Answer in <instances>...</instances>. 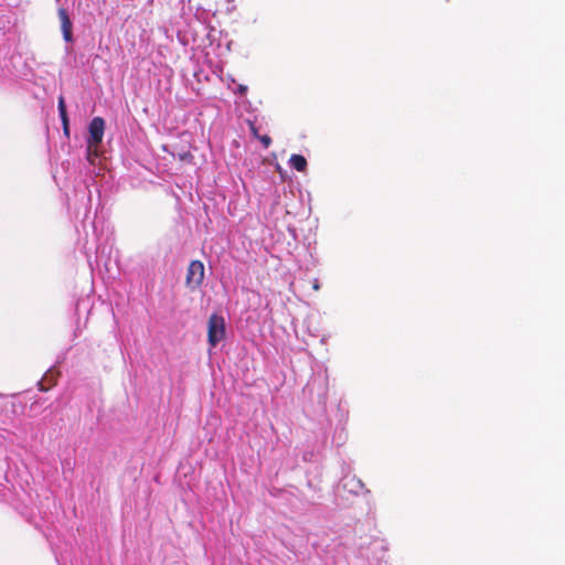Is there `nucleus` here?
<instances>
[{
	"mask_svg": "<svg viewBox=\"0 0 565 565\" xmlns=\"http://www.w3.org/2000/svg\"><path fill=\"white\" fill-rule=\"evenodd\" d=\"M225 337V321L222 316L211 315L207 322V341L211 347H216Z\"/></svg>",
	"mask_w": 565,
	"mask_h": 565,
	"instance_id": "f257e3e1",
	"label": "nucleus"
},
{
	"mask_svg": "<svg viewBox=\"0 0 565 565\" xmlns=\"http://www.w3.org/2000/svg\"><path fill=\"white\" fill-rule=\"evenodd\" d=\"M204 280V265L201 260H192L189 264L185 285L190 289L199 288Z\"/></svg>",
	"mask_w": 565,
	"mask_h": 565,
	"instance_id": "f03ea898",
	"label": "nucleus"
},
{
	"mask_svg": "<svg viewBox=\"0 0 565 565\" xmlns=\"http://www.w3.org/2000/svg\"><path fill=\"white\" fill-rule=\"evenodd\" d=\"M105 131V120L102 117H95L92 119L88 126V138L87 143L89 147L99 146L103 141Z\"/></svg>",
	"mask_w": 565,
	"mask_h": 565,
	"instance_id": "7ed1b4c3",
	"label": "nucleus"
},
{
	"mask_svg": "<svg viewBox=\"0 0 565 565\" xmlns=\"http://www.w3.org/2000/svg\"><path fill=\"white\" fill-rule=\"evenodd\" d=\"M57 15H58V19H60V22H61V29H62V33H63V39L66 42H72L73 41V33H72L73 24H72V21L70 19L67 10L65 8H60L57 10Z\"/></svg>",
	"mask_w": 565,
	"mask_h": 565,
	"instance_id": "20e7f679",
	"label": "nucleus"
},
{
	"mask_svg": "<svg viewBox=\"0 0 565 565\" xmlns=\"http://www.w3.org/2000/svg\"><path fill=\"white\" fill-rule=\"evenodd\" d=\"M289 163L295 170L299 172H303L307 169V160L301 154H291Z\"/></svg>",
	"mask_w": 565,
	"mask_h": 565,
	"instance_id": "39448f33",
	"label": "nucleus"
},
{
	"mask_svg": "<svg viewBox=\"0 0 565 565\" xmlns=\"http://www.w3.org/2000/svg\"><path fill=\"white\" fill-rule=\"evenodd\" d=\"M344 487H350V491L358 493L359 491L363 490L364 484L362 483L361 480L356 479L355 477H352L345 479Z\"/></svg>",
	"mask_w": 565,
	"mask_h": 565,
	"instance_id": "423d86ee",
	"label": "nucleus"
},
{
	"mask_svg": "<svg viewBox=\"0 0 565 565\" xmlns=\"http://www.w3.org/2000/svg\"><path fill=\"white\" fill-rule=\"evenodd\" d=\"M98 148H99V146H92V148H90L89 143H87L86 157L90 163H94L95 158H97L99 156Z\"/></svg>",
	"mask_w": 565,
	"mask_h": 565,
	"instance_id": "0eeeda50",
	"label": "nucleus"
},
{
	"mask_svg": "<svg viewBox=\"0 0 565 565\" xmlns=\"http://www.w3.org/2000/svg\"><path fill=\"white\" fill-rule=\"evenodd\" d=\"M57 108H58V113H60V117L61 118H64V117H67V113H66V105H65V100H64V97L61 96L58 98V105H57Z\"/></svg>",
	"mask_w": 565,
	"mask_h": 565,
	"instance_id": "6e6552de",
	"label": "nucleus"
},
{
	"mask_svg": "<svg viewBox=\"0 0 565 565\" xmlns=\"http://www.w3.org/2000/svg\"><path fill=\"white\" fill-rule=\"evenodd\" d=\"M258 140L262 142V145L266 149L271 145V138L268 135L259 136Z\"/></svg>",
	"mask_w": 565,
	"mask_h": 565,
	"instance_id": "1a4fd4ad",
	"label": "nucleus"
},
{
	"mask_svg": "<svg viewBox=\"0 0 565 565\" xmlns=\"http://www.w3.org/2000/svg\"><path fill=\"white\" fill-rule=\"evenodd\" d=\"M63 125V131L66 136L70 135L68 117L61 118Z\"/></svg>",
	"mask_w": 565,
	"mask_h": 565,
	"instance_id": "9d476101",
	"label": "nucleus"
},
{
	"mask_svg": "<svg viewBox=\"0 0 565 565\" xmlns=\"http://www.w3.org/2000/svg\"><path fill=\"white\" fill-rule=\"evenodd\" d=\"M249 129H250L252 135H253L255 138H257V139H258V137H259L260 135L258 134V129H257V127H256V126H255V124H254V122H252V121H249Z\"/></svg>",
	"mask_w": 565,
	"mask_h": 565,
	"instance_id": "9b49d317",
	"label": "nucleus"
},
{
	"mask_svg": "<svg viewBox=\"0 0 565 565\" xmlns=\"http://www.w3.org/2000/svg\"><path fill=\"white\" fill-rule=\"evenodd\" d=\"M179 158H180V160L185 161V160H191L193 158V156L190 152H183V153L179 154Z\"/></svg>",
	"mask_w": 565,
	"mask_h": 565,
	"instance_id": "f8f14e48",
	"label": "nucleus"
},
{
	"mask_svg": "<svg viewBox=\"0 0 565 565\" xmlns=\"http://www.w3.org/2000/svg\"><path fill=\"white\" fill-rule=\"evenodd\" d=\"M237 92H238V94L244 95V94L247 92V86H245V85H239V86L237 87Z\"/></svg>",
	"mask_w": 565,
	"mask_h": 565,
	"instance_id": "ddd939ff",
	"label": "nucleus"
},
{
	"mask_svg": "<svg viewBox=\"0 0 565 565\" xmlns=\"http://www.w3.org/2000/svg\"><path fill=\"white\" fill-rule=\"evenodd\" d=\"M319 288H320V286H319L318 279H316L313 282V289L319 290Z\"/></svg>",
	"mask_w": 565,
	"mask_h": 565,
	"instance_id": "4468645a",
	"label": "nucleus"
},
{
	"mask_svg": "<svg viewBox=\"0 0 565 565\" xmlns=\"http://www.w3.org/2000/svg\"><path fill=\"white\" fill-rule=\"evenodd\" d=\"M39 385H40V390L41 391H47L49 390V387H45L42 382H40Z\"/></svg>",
	"mask_w": 565,
	"mask_h": 565,
	"instance_id": "2eb2a0df",
	"label": "nucleus"
}]
</instances>
